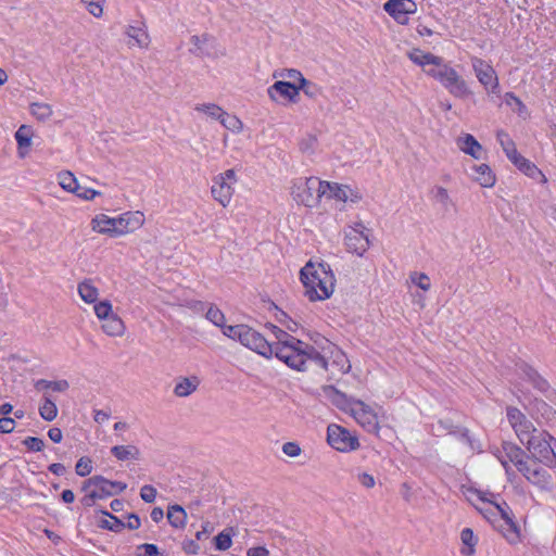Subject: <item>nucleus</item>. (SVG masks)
<instances>
[{
	"mask_svg": "<svg viewBox=\"0 0 556 556\" xmlns=\"http://www.w3.org/2000/svg\"><path fill=\"white\" fill-rule=\"evenodd\" d=\"M156 489L152 485L146 484L140 490V497L146 503H153L156 498Z\"/></svg>",
	"mask_w": 556,
	"mask_h": 556,
	"instance_id": "052dcab7",
	"label": "nucleus"
},
{
	"mask_svg": "<svg viewBox=\"0 0 556 556\" xmlns=\"http://www.w3.org/2000/svg\"><path fill=\"white\" fill-rule=\"evenodd\" d=\"M365 230L366 227L362 222L348 226L344 230V244L349 252L363 256L369 249L370 241Z\"/></svg>",
	"mask_w": 556,
	"mask_h": 556,
	"instance_id": "9d476101",
	"label": "nucleus"
},
{
	"mask_svg": "<svg viewBox=\"0 0 556 556\" xmlns=\"http://www.w3.org/2000/svg\"><path fill=\"white\" fill-rule=\"evenodd\" d=\"M219 123L228 130L240 134L243 130V123L242 121L237 117L236 115L229 114L228 112L224 111V116L220 117Z\"/></svg>",
	"mask_w": 556,
	"mask_h": 556,
	"instance_id": "a19ab883",
	"label": "nucleus"
},
{
	"mask_svg": "<svg viewBox=\"0 0 556 556\" xmlns=\"http://www.w3.org/2000/svg\"><path fill=\"white\" fill-rule=\"evenodd\" d=\"M84 490L91 489L93 492L99 494L98 498L102 500L108 496L114 495V484L102 476H93L86 480L83 484Z\"/></svg>",
	"mask_w": 556,
	"mask_h": 556,
	"instance_id": "4be33fe9",
	"label": "nucleus"
},
{
	"mask_svg": "<svg viewBox=\"0 0 556 556\" xmlns=\"http://www.w3.org/2000/svg\"><path fill=\"white\" fill-rule=\"evenodd\" d=\"M77 292L81 301L87 304H94L99 301V289L92 279L86 278L77 285Z\"/></svg>",
	"mask_w": 556,
	"mask_h": 556,
	"instance_id": "cd10ccee",
	"label": "nucleus"
},
{
	"mask_svg": "<svg viewBox=\"0 0 556 556\" xmlns=\"http://www.w3.org/2000/svg\"><path fill=\"white\" fill-rule=\"evenodd\" d=\"M100 514L104 517H109L112 521L105 519V518H101L98 522V526L102 529H108V530H111V531H114V532H119L124 527H125V523L119 520L117 517H115L114 515L105 511V510H100Z\"/></svg>",
	"mask_w": 556,
	"mask_h": 556,
	"instance_id": "ea45409f",
	"label": "nucleus"
},
{
	"mask_svg": "<svg viewBox=\"0 0 556 556\" xmlns=\"http://www.w3.org/2000/svg\"><path fill=\"white\" fill-rule=\"evenodd\" d=\"M519 472L532 484L541 490L552 488L551 476L547 470L535 459L527 457L523 464H519Z\"/></svg>",
	"mask_w": 556,
	"mask_h": 556,
	"instance_id": "f8f14e48",
	"label": "nucleus"
},
{
	"mask_svg": "<svg viewBox=\"0 0 556 556\" xmlns=\"http://www.w3.org/2000/svg\"><path fill=\"white\" fill-rule=\"evenodd\" d=\"M59 185L62 189H64L67 192L74 193V191H77L78 181L74 174L70 170L61 172L58 175Z\"/></svg>",
	"mask_w": 556,
	"mask_h": 556,
	"instance_id": "79ce46f5",
	"label": "nucleus"
},
{
	"mask_svg": "<svg viewBox=\"0 0 556 556\" xmlns=\"http://www.w3.org/2000/svg\"><path fill=\"white\" fill-rule=\"evenodd\" d=\"M101 328L110 337H122L126 330L123 319L116 314L105 319Z\"/></svg>",
	"mask_w": 556,
	"mask_h": 556,
	"instance_id": "2f4dec72",
	"label": "nucleus"
},
{
	"mask_svg": "<svg viewBox=\"0 0 556 556\" xmlns=\"http://www.w3.org/2000/svg\"><path fill=\"white\" fill-rule=\"evenodd\" d=\"M327 442L334 450L348 453L359 447V441L350 430L339 425L332 424L327 428Z\"/></svg>",
	"mask_w": 556,
	"mask_h": 556,
	"instance_id": "0eeeda50",
	"label": "nucleus"
},
{
	"mask_svg": "<svg viewBox=\"0 0 556 556\" xmlns=\"http://www.w3.org/2000/svg\"><path fill=\"white\" fill-rule=\"evenodd\" d=\"M468 501L488 520H493L492 518L496 516L497 511L493 510V507L494 505H496V503H493L492 501L485 498L480 491L469 489Z\"/></svg>",
	"mask_w": 556,
	"mask_h": 556,
	"instance_id": "412c9836",
	"label": "nucleus"
},
{
	"mask_svg": "<svg viewBox=\"0 0 556 556\" xmlns=\"http://www.w3.org/2000/svg\"><path fill=\"white\" fill-rule=\"evenodd\" d=\"M511 163L526 176L538 179L540 178V181L544 185L547 182V178L542 173V170L531 161L519 154L517 157H515Z\"/></svg>",
	"mask_w": 556,
	"mask_h": 556,
	"instance_id": "a878e982",
	"label": "nucleus"
},
{
	"mask_svg": "<svg viewBox=\"0 0 556 556\" xmlns=\"http://www.w3.org/2000/svg\"><path fill=\"white\" fill-rule=\"evenodd\" d=\"M286 77L292 79L293 83L299 81L298 87L302 88L307 84V80L303 77V75L296 70H288L286 73Z\"/></svg>",
	"mask_w": 556,
	"mask_h": 556,
	"instance_id": "69168bd1",
	"label": "nucleus"
},
{
	"mask_svg": "<svg viewBox=\"0 0 556 556\" xmlns=\"http://www.w3.org/2000/svg\"><path fill=\"white\" fill-rule=\"evenodd\" d=\"M472 67L479 83L484 86L485 90L498 94L500 84L494 68L489 63L478 58L472 59Z\"/></svg>",
	"mask_w": 556,
	"mask_h": 556,
	"instance_id": "ddd939ff",
	"label": "nucleus"
},
{
	"mask_svg": "<svg viewBox=\"0 0 556 556\" xmlns=\"http://www.w3.org/2000/svg\"><path fill=\"white\" fill-rule=\"evenodd\" d=\"M281 448L283 454L292 458L299 457L302 454V448L296 442H286Z\"/></svg>",
	"mask_w": 556,
	"mask_h": 556,
	"instance_id": "13d9d810",
	"label": "nucleus"
},
{
	"mask_svg": "<svg viewBox=\"0 0 556 556\" xmlns=\"http://www.w3.org/2000/svg\"><path fill=\"white\" fill-rule=\"evenodd\" d=\"M505 101L510 106L516 105L519 114L526 110V105L522 103V101L511 92H507L505 94Z\"/></svg>",
	"mask_w": 556,
	"mask_h": 556,
	"instance_id": "e2e57ef3",
	"label": "nucleus"
},
{
	"mask_svg": "<svg viewBox=\"0 0 556 556\" xmlns=\"http://www.w3.org/2000/svg\"><path fill=\"white\" fill-rule=\"evenodd\" d=\"M358 482L366 489H371L376 484L374 476L367 472H361L357 475Z\"/></svg>",
	"mask_w": 556,
	"mask_h": 556,
	"instance_id": "338daca9",
	"label": "nucleus"
},
{
	"mask_svg": "<svg viewBox=\"0 0 556 556\" xmlns=\"http://www.w3.org/2000/svg\"><path fill=\"white\" fill-rule=\"evenodd\" d=\"M408 59L416 65L425 70L428 65L440 64V56L430 52H425L420 49L414 48L407 52Z\"/></svg>",
	"mask_w": 556,
	"mask_h": 556,
	"instance_id": "c85d7f7f",
	"label": "nucleus"
},
{
	"mask_svg": "<svg viewBox=\"0 0 556 556\" xmlns=\"http://www.w3.org/2000/svg\"><path fill=\"white\" fill-rule=\"evenodd\" d=\"M167 519L172 527L181 529L187 523V513L180 505H172L167 510Z\"/></svg>",
	"mask_w": 556,
	"mask_h": 556,
	"instance_id": "72a5a7b5",
	"label": "nucleus"
},
{
	"mask_svg": "<svg viewBox=\"0 0 556 556\" xmlns=\"http://www.w3.org/2000/svg\"><path fill=\"white\" fill-rule=\"evenodd\" d=\"M472 178L484 188L493 187L495 184V176L486 164L475 165Z\"/></svg>",
	"mask_w": 556,
	"mask_h": 556,
	"instance_id": "7c9ffc66",
	"label": "nucleus"
},
{
	"mask_svg": "<svg viewBox=\"0 0 556 556\" xmlns=\"http://www.w3.org/2000/svg\"><path fill=\"white\" fill-rule=\"evenodd\" d=\"M332 362L329 363V370L340 374H345L351 369L350 361L348 359L346 355L339 349H336L331 352Z\"/></svg>",
	"mask_w": 556,
	"mask_h": 556,
	"instance_id": "473e14b6",
	"label": "nucleus"
},
{
	"mask_svg": "<svg viewBox=\"0 0 556 556\" xmlns=\"http://www.w3.org/2000/svg\"><path fill=\"white\" fill-rule=\"evenodd\" d=\"M23 444L34 451V452H40L42 451L43 446H45V442L43 440L39 439V438H36V437H27L24 441H23Z\"/></svg>",
	"mask_w": 556,
	"mask_h": 556,
	"instance_id": "680f3d73",
	"label": "nucleus"
},
{
	"mask_svg": "<svg viewBox=\"0 0 556 556\" xmlns=\"http://www.w3.org/2000/svg\"><path fill=\"white\" fill-rule=\"evenodd\" d=\"M325 197L352 203H357L363 199V194L357 188L328 181H325Z\"/></svg>",
	"mask_w": 556,
	"mask_h": 556,
	"instance_id": "f3484780",
	"label": "nucleus"
},
{
	"mask_svg": "<svg viewBox=\"0 0 556 556\" xmlns=\"http://www.w3.org/2000/svg\"><path fill=\"white\" fill-rule=\"evenodd\" d=\"M144 215L139 211L126 212L116 217V229L118 236L135 232L144 224Z\"/></svg>",
	"mask_w": 556,
	"mask_h": 556,
	"instance_id": "6ab92c4d",
	"label": "nucleus"
},
{
	"mask_svg": "<svg viewBox=\"0 0 556 556\" xmlns=\"http://www.w3.org/2000/svg\"><path fill=\"white\" fill-rule=\"evenodd\" d=\"M111 453L118 460H137L141 455L139 448L135 445H115L111 448Z\"/></svg>",
	"mask_w": 556,
	"mask_h": 556,
	"instance_id": "f704fd0d",
	"label": "nucleus"
},
{
	"mask_svg": "<svg viewBox=\"0 0 556 556\" xmlns=\"http://www.w3.org/2000/svg\"><path fill=\"white\" fill-rule=\"evenodd\" d=\"M495 455L505 468L507 475L510 473V463L519 470V464H523L527 458L525 452L520 447L509 442H504L502 450H498Z\"/></svg>",
	"mask_w": 556,
	"mask_h": 556,
	"instance_id": "a211bd4d",
	"label": "nucleus"
},
{
	"mask_svg": "<svg viewBox=\"0 0 556 556\" xmlns=\"http://www.w3.org/2000/svg\"><path fill=\"white\" fill-rule=\"evenodd\" d=\"M76 473L80 477L88 476L92 470L91 460L88 457H81L78 459L75 466Z\"/></svg>",
	"mask_w": 556,
	"mask_h": 556,
	"instance_id": "5fc2aeb1",
	"label": "nucleus"
},
{
	"mask_svg": "<svg viewBox=\"0 0 556 556\" xmlns=\"http://www.w3.org/2000/svg\"><path fill=\"white\" fill-rule=\"evenodd\" d=\"M431 193L437 203H439L444 211H448L450 207L454 206V202L450 197V193L446 188L442 186H435Z\"/></svg>",
	"mask_w": 556,
	"mask_h": 556,
	"instance_id": "58836bf2",
	"label": "nucleus"
},
{
	"mask_svg": "<svg viewBox=\"0 0 556 556\" xmlns=\"http://www.w3.org/2000/svg\"><path fill=\"white\" fill-rule=\"evenodd\" d=\"M267 328L277 339L276 343H270L273 345L274 355L286 365H289L291 361H294V354L301 349L303 341L292 337L273 324H268Z\"/></svg>",
	"mask_w": 556,
	"mask_h": 556,
	"instance_id": "39448f33",
	"label": "nucleus"
},
{
	"mask_svg": "<svg viewBox=\"0 0 556 556\" xmlns=\"http://www.w3.org/2000/svg\"><path fill=\"white\" fill-rule=\"evenodd\" d=\"M410 281L424 291L431 288L430 278L424 273L414 271L409 275Z\"/></svg>",
	"mask_w": 556,
	"mask_h": 556,
	"instance_id": "3c124183",
	"label": "nucleus"
},
{
	"mask_svg": "<svg viewBox=\"0 0 556 556\" xmlns=\"http://www.w3.org/2000/svg\"><path fill=\"white\" fill-rule=\"evenodd\" d=\"M138 549H142L143 552L139 554V556H157L159 549L154 544H142L138 547Z\"/></svg>",
	"mask_w": 556,
	"mask_h": 556,
	"instance_id": "774afa93",
	"label": "nucleus"
},
{
	"mask_svg": "<svg viewBox=\"0 0 556 556\" xmlns=\"http://www.w3.org/2000/svg\"><path fill=\"white\" fill-rule=\"evenodd\" d=\"M15 420L11 417L0 418V433H11L15 428Z\"/></svg>",
	"mask_w": 556,
	"mask_h": 556,
	"instance_id": "0e129e2a",
	"label": "nucleus"
},
{
	"mask_svg": "<svg viewBox=\"0 0 556 556\" xmlns=\"http://www.w3.org/2000/svg\"><path fill=\"white\" fill-rule=\"evenodd\" d=\"M206 319H208L211 323H213L215 326L222 328L224 331V328H228L229 326L225 325L226 317L224 313L216 306L211 305L210 308L206 312L205 315Z\"/></svg>",
	"mask_w": 556,
	"mask_h": 556,
	"instance_id": "09e8293b",
	"label": "nucleus"
},
{
	"mask_svg": "<svg viewBox=\"0 0 556 556\" xmlns=\"http://www.w3.org/2000/svg\"><path fill=\"white\" fill-rule=\"evenodd\" d=\"M292 199L306 207H315L325 197V181L317 177H299L292 180L290 187Z\"/></svg>",
	"mask_w": 556,
	"mask_h": 556,
	"instance_id": "7ed1b4c3",
	"label": "nucleus"
},
{
	"mask_svg": "<svg viewBox=\"0 0 556 556\" xmlns=\"http://www.w3.org/2000/svg\"><path fill=\"white\" fill-rule=\"evenodd\" d=\"M211 187L212 198L223 207L229 206L235 194V185L238 182L236 170L230 168L213 177Z\"/></svg>",
	"mask_w": 556,
	"mask_h": 556,
	"instance_id": "423d86ee",
	"label": "nucleus"
},
{
	"mask_svg": "<svg viewBox=\"0 0 556 556\" xmlns=\"http://www.w3.org/2000/svg\"><path fill=\"white\" fill-rule=\"evenodd\" d=\"M33 136L34 131L28 125H21L15 131L14 138L17 143V154L21 159H25L28 155Z\"/></svg>",
	"mask_w": 556,
	"mask_h": 556,
	"instance_id": "393cba45",
	"label": "nucleus"
},
{
	"mask_svg": "<svg viewBox=\"0 0 556 556\" xmlns=\"http://www.w3.org/2000/svg\"><path fill=\"white\" fill-rule=\"evenodd\" d=\"M224 336L233 341H239L243 346L266 358H270L274 355L273 345L262 333L248 325L240 324L224 328Z\"/></svg>",
	"mask_w": 556,
	"mask_h": 556,
	"instance_id": "f03ea898",
	"label": "nucleus"
},
{
	"mask_svg": "<svg viewBox=\"0 0 556 556\" xmlns=\"http://www.w3.org/2000/svg\"><path fill=\"white\" fill-rule=\"evenodd\" d=\"M493 510H496V516L500 515L502 520L508 526V533H505V538L510 542L515 543L519 539V530L516 522L513 520L511 513L506 503L503 505L496 504L493 507Z\"/></svg>",
	"mask_w": 556,
	"mask_h": 556,
	"instance_id": "b1692460",
	"label": "nucleus"
},
{
	"mask_svg": "<svg viewBox=\"0 0 556 556\" xmlns=\"http://www.w3.org/2000/svg\"><path fill=\"white\" fill-rule=\"evenodd\" d=\"M190 43L192 45L190 52L197 56L224 58L227 55L226 48L219 46L216 39L206 33L191 36Z\"/></svg>",
	"mask_w": 556,
	"mask_h": 556,
	"instance_id": "9b49d317",
	"label": "nucleus"
},
{
	"mask_svg": "<svg viewBox=\"0 0 556 556\" xmlns=\"http://www.w3.org/2000/svg\"><path fill=\"white\" fill-rule=\"evenodd\" d=\"M308 364H314L325 371H329V362L325 356L320 355L314 346L303 342L301 349L294 354V361H291L288 366L299 371H304L308 368Z\"/></svg>",
	"mask_w": 556,
	"mask_h": 556,
	"instance_id": "6e6552de",
	"label": "nucleus"
},
{
	"mask_svg": "<svg viewBox=\"0 0 556 556\" xmlns=\"http://www.w3.org/2000/svg\"><path fill=\"white\" fill-rule=\"evenodd\" d=\"M443 75H441L440 83L448 90L451 94L457 98H467L471 94V91L467 83L457 74V72L451 67L443 68Z\"/></svg>",
	"mask_w": 556,
	"mask_h": 556,
	"instance_id": "2eb2a0df",
	"label": "nucleus"
},
{
	"mask_svg": "<svg viewBox=\"0 0 556 556\" xmlns=\"http://www.w3.org/2000/svg\"><path fill=\"white\" fill-rule=\"evenodd\" d=\"M91 229L100 235L118 237L116 229V217H110L105 214L96 215L90 222Z\"/></svg>",
	"mask_w": 556,
	"mask_h": 556,
	"instance_id": "5701e85b",
	"label": "nucleus"
},
{
	"mask_svg": "<svg viewBox=\"0 0 556 556\" xmlns=\"http://www.w3.org/2000/svg\"><path fill=\"white\" fill-rule=\"evenodd\" d=\"M514 430L520 442L525 444L539 429H536L533 424L526 418L520 422V426L514 427Z\"/></svg>",
	"mask_w": 556,
	"mask_h": 556,
	"instance_id": "37998d69",
	"label": "nucleus"
},
{
	"mask_svg": "<svg viewBox=\"0 0 556 556\" xmlns=\"http://www.w3.org/2000/svg\"><path fill=\"white\" fill-rule=\"evenodd\" d=\"M194 111L218 122L224 116V110L215 103H199L194 106Z\"/></svg>",
	"mask_w": 556,
	"mask_h": 556,
	"instance_id": "4c0bfd02",
	"label": "nucleus"
},
{
	"mask_svg": "<svg viewBox=\"0 0 556 556\" xmlns=\"http://www.w3.org/2000/svg\"><path fill=\"white\" fill-rule=\"evenodd\" d=\"M39 414L45 420L52 421L58 416V407L49 397H45L43 403L39 407Z\"/></svg>",
	"mask_w": 556,
	"mask_h": 556,
	"instance_id": "a18cd8bd",
	"label": "nucleus"
},
{
	"mask_svg": "<svg viewBox=\"0 0 556 556\" xmlns=\"http://www.w3.org/2000/svg\"><path fill=\"white\" fill-rule=\"evenodd\" d=\"M93 312L100 320H105L114 315L112 303L109 300L98 301L93 304Z\"/></svg>",
	"mask_w": 556,
	"mask_h": 556,
	"instance_id": "49530a36",
	"label": "nucleus"
},
{
	"mask_svg": "<svg viewBox=\"0 0 556 556\" xmlns=\"http://www.w3.org/2000/svg\"><path fill=\"white\" fill-rule=\"evenodd\" d=\"M348 410L363 429L369 433L379 434V425L386 418L382 407L376 410L361 400H351L348 403Z\"/></svg>",
	"mask_w": 556,
	"mask_h": 556,
	"instance_id": "20e7f679",
	"label": "nucleus"
},
{
	"mask_svg": "<svg viewBox=\"0 0 556 556\" xmlns=\"http://www.w3.org/2000/svg\"><path fill=\"white\" fill-rule=\"evenodd\" d=\"M30 114L40 122L48 121L53 113L52 106L48 103L34 102L29 106Z\"/></svg>",
	"mask_w": 556,
	"mask_h": 556,
	"instance_id": "e433bc0d",
	"label": "nucleus"
},
{
	"mask_svg": "<svg viewBox=\"0 0 556 556\" xmlns=\"http://www.w3.org/2000/svg\"><path fill=\"white\" fill-rule=\"evenodd\" d=\"M86 4V9L89 14L92 16L99 18L103 15V7L100 2L96 1H89V0H81Z\"/></svg>",
	"mask_w": 556,
	"mask_h": 556,
	"instance_id": "bf43d9fd",
	"label": "nucleus"
},
{
	"mask_svg": "<svg viewBox=\"0 0 556 556\" xmlns=\"http://www.w3.org/2000/svg\"><path fill=\"white\" fill-rule=\"evenodd\" d=\"M456 143L460 151L472 156L473 159L480 160L482 157V146L472 135L465 134L464 136L458 137Z\"/></svg>",
	"mask_w": 556,
	"mask_h": 556,
	"instance_id": "bb28decb",
	"label": "nucleus"
},
{
	"mask_svg": "<svg viewBox=\"0 0 556 556\" xmlns=\"http://www.w3.org/2000/svg\"><path fill=\"white\" fill-rule=\"evenodd\" d=\"M496 137L503 151L510 162L520 154L518 153L513 139L504 130H498Z\"/></svg>",
	"mask_w": 556,
	"mask_h": 556,
	"instance_id": "c9c22d12",
	"label": "nucleus"
},
{
	"mask_svg": "<svg viewBox=\"0 0 556 556\" xmlns=\"http://www.w3.org/2000/svg\"><path fill=\"white\" fill-rule=\"evenodd\" d=\"M552 442H556L552 435L538 430L525 444L536 459L548 463L556 456Z\"/></svg>",
	"mask_w": 556,
	"mask_h": 556,
	"instance_id": "1a4fd4ad",
	"label": "nucleus"
},
{
	"mask_svg": "<svg viewBox=\"0 0 556 556\" xmlns=\"http://www.w3.org/2000/svg\"><path fill=\"white\" fill-rule=\"evenodd\" d=\"M199 384L200 380L195 376L179 378L174 388V394L178 397H186L192 394Z\"/></svg>",
	"mask_w": 556,
	"mask_h": 556,
	"instance_id": "c756f323",
	"label": "nucleus"
},
{
	"mask_svg": "<svg viewBox=\"0 0 556 556\" xmlns=\"http://www.w3.org/2000/svg\"><path fill=\"white\" fill-rule=\"evenodd\" d=\"M70 384L66 380H58V381H48L45 379H40L35 382V389L37 391H42L46 389H52L56 392H64L68 389Z\"/></svg>",
	"mask_w": 556,
	"mask_h": 556,
	"instance_id": "c03bdc74",
	"label": "nucleus"
},
{
	"mask_svg": "<svg viewBox=\"0 0 556 556\" xmlns=\"http://www.w3.org/2000/svg\"><path fill=\"white\" fill-rule=\"evenodd\" d=\"M124 34L127 37L126 43L129 49L137 48L146 50L151 43V37L143 22H137L136 24L127 25L125 27Z\"/></svg>",
	"mask_w": 556,
	"mask_h": 556,
	"instance_id": "dca6fc26",
	"label": "nucleus"
},
{
	"mask_svg": "<svg viewBox=\"0 0 556 556\" xmlns=\"http://www.w3.org/2000/svg\"><path fill=\"white\" fill-rule=\"evenodd\" d=\"M74 194L77 195L79 199L81 200H85V201H92L94 200L97 197H100L101 195V192L100 191H97L94 189H91V188H87V187H84V186H80L78 185L77 187V191H74Z\"/></svg>",
	"mask_w": 556,
	"mask_h": 556,
	"instance_id": "864d4df0",
	"label": "nucleus"
},
{
	"mask_svg": "<svg viewBox=\"0 0 556 556\" xmlns=\"http://www.w3.org/2000/svg\"><path fill=\"white\" fill-rule=\"evenodd\" d=\"M507 418L511 427L520 426V422L527 417L516 407L507 408Z\"/></svg>",
	"mask_w": 556,
	"mask_h": 556,
	"instance_id": "6e6d98bb",
	"label": "nucleus"
},
{
	"mask_svg": "<svg viewBox=\"0 0 556 556\" xmlns=\"http://www.w3.org/2000/svg\"><path fill=\"white\" fill-rule=\"evenodd\" d=\"M300 280L311 302L324 301L333 294L336 277L327 263L308 261L300 270Z\"/></svg>",
	"mask_w": 556,
	"mask_h": 556,
	"instance_id": "f257e3e1",
	"label": "nucleus"
},
{
	"mask_svg": "<svg viewBox=\"0 0 556 556\" xmlns=\"http://www.w3.org/2000/svg\"><path fill=\"white\" fill-rule=\"evenodd\" d=\"M448 64L444 62V60L440 56V64H431V65H428L424 72L433 77L434 79L439 80L441 79L442 76L440 75H443V72H444V67H447Z\"/></svg>",
	"mask_w": 556,
	"mask_h": 556,
	"instance_id": "603ef678",
	"label": "nucleus"
},
{
	"mask_svg": "<svg viewBox=\"0 0 556 556\" xmlns=\"http://www.w3.org/2000/svg\"><path fill=\"white\" fill-rule=\"evenodd\" d=\"M462 542L468 546L467 549H463L462 553L467 556H471L475 554V545L477 544V538L473 532L469 528H465L460 533Z\"/></svg>",
	"mask_w": 556,
	"mask_h": 556,
	"instance_id": "de8ad7c7",
	"label": "nucleus"
},
{
	"mask_svg": "<svg viewBox=\"0 0 556 556\" xmlns=\"http://www.w3.org/2000/svg\"><path fill=\"white\" fill-rule=\"evenodd\" d=\"M383 10L401 25L408 24L409 15L417 12V4L413 0H388Z\"/></svg>",
	"mask_w": 556,
	"mask_h": 556,
	"instance_id": "4468645a",
	"label": "nucleus"
},
{
	"mask_svg": "<svg viewBox=\"0 0 556 556\" xmlns=\"http://www.w3.org/2000/svg\"><path fill=\"white\" fill-rule=\"evenodd\" d=\"M215 544H216V548L219 551L228 549L232 544L230 534L227 533L226 531L220 532L215 538Z\"/></svg>",
	"mask_w": 556,
	"mask_h": 556,
	"instance_id": "4d7b16f0",
	"label": "nucleus"
},
{
	"mask_svg": "<svg viewBox=\"0 0 556 556\" xmlns=\"http://www.w3.org/2000/svg\"><path fill=\"white\" fill-rule=\"evenodd\" d=\"M302 88L298 87L295 83L278 80L268 88V96L273 101H278V97H281L291 102H295L299 97V92Z\"/></svg>",
	"mask_w": 556,
	"mask_h": 556,
	"instance_id": "aec40b11",
	"label": "nucleus"
},
{
	"mask_svg": "<svg viewBox=\"0 0 556 556\" xmlns=\"http://www.w3.org/2000/svg\"><path fill=\"white\" fill-rule=\"evenodd\" d=\"M317 147V138L313 135H307L301 139L299 149L304 154H313Z\"/></svg>",
	"mask_w": 556,
	"mask_h": 556,
	"instance_id": "8fccbe9b",
	"label": "nucleus"
}]
</instances>
